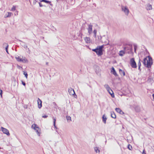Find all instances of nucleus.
Returning <instances> with one entry per match:
<instances>
[{
    "label": "nucleus",
    "instance_id": "37998d69",
    "mask_svg": "<svg viewBox=\"0 0 154 154\" xmlns=\"http://www.w3.org/2000/svg\"><path fill=\"white\" fill-rule=\"evenodd\" d=\"M143 154H146V151L144 149L143 150Z\"/></svg>",
    "mask_w": 154,
    "mask_h": 154
},
{
    "label": "nucleus",
    "instance_id": "c9c22d12",
    "mask_svg": "<svg viewBox=\"0 0 154 154\" xmlns=\"http://www.w3.org/2000/svg\"><path fill=\"white\" fill-rule=\"evenodd\" d=\"M141 60L140 59V58H139V62H138V66H141Z\"/></svg>",
    "mask_w": 154,
    "mask_h": 154
},
{
    "label": "nucleus",
    "instance_id": "3c124183",
    "mask_svg": "<svg viewBox=\"0 0 154 154\" xmlns=\"http://www.w3.org/2000/svg\"><path fill=\"white\" fill-rule=\"evenodd\" d=\"M59 0H57V1L58 2Z\"/></svg>",
    "mask_w": 154,
    "mask_h": 154
},
{
    "label": "nucleus",
    "instance_id": "39448f33",
    "mask_svg": "<svg viewBox=\"0 0 154 154\" xmlns=\"http://www.w3.org/2000/svg\"><path fill=\"white\" fill-rule=\"evenodd\" d=\"M15 58L17 61L19 62H22L23 63H27L28 61L26 59L25 57L24 59H22L19 56H17L15 57Z\"/></svg>",
    "mask_w": 154,
    "mask_h": 154
},
{
    "label": "nucleus",
    "instance_id": "f8f14e48",
    "mask_svg": "<svg viewBox=\"0 0 154 154\" xmlns=\"http://www.w3.org/2000/svg\"><path fill=\"white\" fill-rule=\"evenodd\" d=\"M92 25L91 24L88 25V32L90 34H91L92 31Z\"/></svg>",
    "mask_w": 154,
    "mask_h": 154
},
{
    "label": "nucleus",
    "instance_id": "5701e85b",
    "mask_svg": "<svg viewBox=\"0 0 154 154\" xmlns=\"http://www.w3.org/2000/svg\"><path fill=\"white\" fill-rule=\"evenodd\" d=\"M53 125L54 126V128L55 129H58V128H57V127H56V119L54 118H53Z\"/></svg>",
    "mask_w": 154,
    "mask_h": 154
},
{
    "label": "nucleus",
    "instance_id": "72a5a7b5",
    "mask_svg": "<svg viewBox=\"0 0 154 154\" xmlns=\"http://www.w3.org/2000/svg\"><path fill=\"white\" fill-rule=\"evenodd\" d=\"M94 150L96 153L97 152V151H98V152H100V150L99 149V148L97 147H96L94 148Z\"/></svg>",
    "mask_w": 154,
    "mask_h": 154
},
{
    "label": "nucleus",
    "instance_id": "f3484780",
    "mask_svg": "<svg viewBox=\"0 0 154 154\" xmlns=\"http://www.w3.org/2000/svg\"><path fill=\"white\" fill-rule=\"evenodd\" d=\"M107 119V118L106 116H105V115L104 114L102 117V119L103 122L104 124L106 123Z\"/></svg>",
    "mask_w": 154,
    "mask_h": 154
},
{
    "label": "nucleus",
    "instance_id": "a878e982",
    "mask_svg": "<svg viewBox=\"0 0 154 154\" xmlns=\"http://www.w3.org/2000/svg\"><path fill=\"white\" fill-rule=\"evenodd\" d=\"M12 14L11 13V12H8V15H7L6 14L5 15V18H7V17H11V15Z\"/></svg>",
    "mask_w": 154,
    "mask_h": 154
},
{
    "label": "nucleus",
    "instance_id": "dca6fc26",
    "mask_svg": "<svg viewBox=\"0 0 154 154\" xmlns=\"http://www.w3.org/2000/svg\"><path fill=\"white\" fill-rule=\"evenodd\" d=\"M107 91L111 95L112 97L114 98L115 97L114 93L111 89H110L109 91Z\"/></svg>",
    "mask_w": 154,
    "mask_h": 154
},
{
    "label": "nucleus",
    "instance_id": "f704fd0d",
    "mask_svg": "<svg viewBox=\"0 0 154 154\" xmlns=\"http://www.w3.org/2000/svg\"><path fill=\"white\" fill-rule=\"evenodd\" d=\"M128 148L130 150H131L132 148V147L130 144H128L127 146Z\"/></svg>",
    "mask_w": 154,
    "mask_h": 154
},
{
    "label": "nucleus",
    "instance_id": "f03ea898",
    "mask_svg": "<svg viewBox=\"0 0 154 154\" xmlns=\"http://www.w3.org/2000/svg\"><path fill=\"white\" fill-rule=\"evenodd\" d=\"M124 49L125 51H128L127 52L128 54H130L131 52L133 53V46L132 45H126L124 47Z\"/></svg>",
    "mask_w": 154,
    "mask_h": 154
},
{
    "label": "nucleus",
    "instance_id": "b1692460",
    "mask_svg": "<svg viewBox=\"0 0 154 154\" xmlns=\"http://www.w3.org/2000/svg\"><path fill=\"white\" fill-rule=\"evenodd\" d=\"M104 87L107 90L109 91L110 90L111 88L109 87V86L107 84H105L104 85Z\"/></svg>",
    "mask_w": 154,
    "mask_h": 154
},
{
    "label": "nucleus",
    "instance_id": "8fccbe9b",
    "mask_svg": "<svg viewBox=\"0 0 154 154\" xmlns=\"http://www.w3.org/2000/svg\"><path fill=\"white\" fill-rule=\"evenodd\" d=\"M146 51H147V50L146 49Z\"/></svg>",
    "mask_w": 154,
    "mask_h": 154
},
{
    "label": "nucleus",
    "instance_id": "423d86ee",
    "mask_svg": "<svg viewBox=\"0 0 154 154\" xmlns=\"http://www.w3.org/2000/svg\"><path fill=\"white\" fill-rule=\"evenodd\" d=\"M130 64L132 68H136L137 67L136 63L135 61L134 58H132L130 59Z\"/></svg>",
    "mask_w": 154,
    "mask_h": 154
},
{
    "label": "nucleus",
    "instance_id": "58836bf2",
    "mask_svg": "<svg viewBox=\"0 0 154 154\" xmlns=\"http://www.w3.org/2000/svg\"><path fill=\"white\" fill-rule=\"evenodd\" d=\"M93 33L94 34V35H96L97 34V30L96 29H94V30L93 31Z\"/></svg>",
    "mask_w": 154,
    "mask_h": 154
},
{
    "label": "nucleus",
    "instance_id": "09e8293b",
    "mask_svg": "<svg viewBox=\"0 0 154 154\" xmlns=\"http://www.w3.org/2000/svg\"><path fill=\"white\" fill-rule=\"evenodd\" d=\"M148 70L149 71H150V69L149 68L148 69Z\"/></svg>",
    "mask_w": 154,
    "mask_h": 154
},
{
    "label": "nucleus",
    "instance_id": "393cba45",
    "mask_svg": "<svg viewBox=\"0 0 154 154\" xmlns=\"http://www.w3.org/2000/svg\"><path fill=\"white\" fill-rule=\"evenodd\" d=\"M85 23H83L81 27V30L84 31L85 30Z\"/></svg>",
    "mask_w": 154,
    "mask_h": 154
},
{
    "label": "nucleus",
    "instance_id": "412c9836",
    "mask_svg": "<svg viewBox=\"0 0 154 154\" xmlns=\"http://www.w3.org/2000/svg\"><path fill=\"white\" fill-rule=\"evenodd\" d=\"M119 72L121 75H123V76L125 75V72L121 69H119Z\"/></svg>",
    "mask_w": 154,
    "mask_h": 154
},
{
    "label": "nucleus",
    "instance_id": "a18cd8bd",
    "mask_svg": "<svg viewBox=\"0 0 154 154\" xmlns=\"http://www.w3.org/2000/svg\"><path fill=\"white\" fill-rule=\"evenodd\" d=\"M94 37L95 38H96V35H94Z\"/></svg>",
    "mask_w": 154,
    "mask_h": 154
},
{
    "label": "nucleus",
    "instance_id": "603ef678",
    "mask_svg": "<svg viewBox=\"0 0 154 154\" xmlns=\"http://www.w3.org/2000/svg\"><path fill=\"white\" fill-rule=\"evenodd\" d=\"M100 38H102V37L101 36H100Z\"/></svg>",
    "mask_w": 154,
    "mask_h": 154
},
{
    "label": "nucleus",
    "instance_id": "7c9ffc66",
    "mask_svg": "<svg viewBox=\"0 0 154 154\" xmlns=\"http://www.w3.org/2000/svg\"><path fill=\"white\" fill-rule=\"evenodd\" d=\"M66 118L67 120L68 121H71V117L70 116H66Z\"/></svg>",
    "mask_w": 154,
    "mask_h": 154
},
{
    "label": "nucleus",
    "instance_id": "4be33fe9",
    "mask_svg": "<svg viewBox=\"0 0 154 154\" xmlns=\"http://www.w3.org/2000/svg\"><path fill=\"white\" fill-rule=\"evenodd\" d=\"M125 54V50H121L120 51L119 53V56H123L124 55V54Z\"/></svg>",
    "mask_w": 154,
    "mask_h": 154
},
{
    "label": "nucleus",
    "instance_id": "4468645a",
    "mask_svg": "<svg viewBox=\"0 0 154 154\" xmlns=\"http://www.w3.org/2000/svg\"><path fill=\"white\" fill-rule=\"evenodd\" d=\"M40 2H44L50 5L51 7H52L53 6V4H52L51 3V2L49 1L48 0H41L40 1Z\"/></svg>",
    "mask_w": 154,
    "mask_h": 154
},
{
    "label": "nucleus",
    "instance_id": "4c0bfd02",
    "mask_svg": "<svg viewBox=\"0 0 154 154\" xmlns=\"http://www.w3.org/2000/svg\"><path fill=\"white\" fill-rule=\"evenodd\" d=\"M21 82L22 84V85H24V86H25L26 85V84L25 82L24 81H23L22 80H21Z\"/></svg>",
    "mask_w": 154,
    "mask_h": 154
},
{
    "label": "nucleus",
    "instance_id": "9b49d317",
    "mask_svg": "<svg viewBox=\"0 0 154 154\" xmlns=\"http://www.w3.org/2000/svg\"><path fill=\"white\" fill-rule=\"evenodd\" d=\"M38 107L39 109L41 108L42 106V100L38 98L37 100Z\"/></svg>",
    "mask_w": 154,
    "mask_h": 154
},
{
    "label": "nucleus",
    "instance_id": "de8ad7c7",
    "mask_svg": "<svg viewBox=\"0 0 154 154\" xmlns=\"http://www.w3.org/2000/svg\"><path fill=\"white\" fill-rule=\"evenodd\" d=\"M48 62H46V65H48Z\"/></svg>",
    "mask_w": 154,
    "mask_h": 154
},
{
    "label": "nucleus",
    "instance_id": "c85d7f7f",
    "mask_svg": "<svg viewBox=\"0 0 154 154\" xmlns=\"http://www.w3.org/2000/svg\"><path fill=\"white\" fill-rule=\"evenodd\" d=\"M134 51L135 53H136V50L137 48V45L136 44H134Z\"/></svg>",
    "mask_w": 154,
    "mask_h": 154
},
{
    "label": "nucleus",
    "instance_id": "c03bdc74",
    "mask_svg": "<svg viewBox=\"0 0 154 154\" xmlns=\"http://www.w3.org/2000/svg\"><path fill=\"white\" fill-rule=\"evenodd\" d=\"M140 66H138V69H139L140 71H141V69H140Z\"/></svg>",
    "mask_w": 154,
    "mask_h": 154
},
{
    "label": "nucleus",
    "instance_id": "864d4df0",
    "mask_svg": "<svg viewBox=\"0 0 154 154\" xmlns=\"http://www.w3.org/2000/svg\"><path fill=\"white\" fill-rule=\"evenodd\" d=\"M53 103H54L55 104V102H54Z\"/></svg>",
    "mask_w": 154,
    "mask_h": 154
},
{
    "label": "nucleus",
    "instance_id": "79ce46f5",
    "mask_svg": "<svg viewBox=\"0 0 154 154\" xmlns=\"http://www.w3.org/2000/svg\"><path fill=\"white\" fill-rule=\"evenodd\" d=\"M48 117V116L47 115H44L42 116V117L44 118H46Z\"/></svg>",
    "mask_w": 154,
    "mask_h": 154
},
{
    "label": "nucleus",
    "instance_id": "6e6552de",
    "mask_svg": "<svg viewBox=\"0 0 154 154\" xmlns=\"http://www.w3.org/2000/svg\"><path fill=\"white\" fill-rule=\"evenodd\" d=\"M122 11H123L125 13V14L128 15L129 12V10L127 7L125 6V7H122Z\"/></svg>",
    "mask_w": 154,
    "mask_h": 154
},
{
    "label": "nucleus",
    "instance_id": "ea45409f",
    "mask_svg": "<svg viewBox=\"0 0 154 154\" xmlns=\"http://www.w3.org/2000/svg\"><path fill=\"white\" fill-rule=\"evenodd\" d=\"M38 4H39V6H40V7H42L44 6H45V5H43L42 4V3H41V2H38Z\"/></svg>",
    "mask_w": 154,
    "mask_h": 154
},
{
    "label": "nucleus",
    "instance_id": "20e7f679",
    "mask_svg": "<svg viewBox=\"0 0 154 154\" xmlns=\"http://www.w3.org/2000/svg\"><path fill=\"white\" fill-rule=\"evenodd\" d=\"M68 92L69 94L73 96L75 98H77V96L75 94L74 90L72 88H70L68 89Z\"/></svg>",
    "mask_w": 154,
    "mask_h": 154
},
{
    "label": "nucleus",
    "instance_id": "a211bd4d",
    "mask_svg": "<svg viewBox=\"0 0 154 154\" xmlns=\"http://www.w3.org/2000/svg\"><path fill=\"white\" fill-rule=\"evenodd\" d=\"M146 8L147 10H150L152 9V5L149 4H148L147 5L146 7Z\"/></svg>",
    "mask_w": 154,
    "mask_h": 154
},
{
    "label": "nucleus",
    "instance_id": "7ed1b4c3",
    "mask_svg": "<svg viewBox=\"0 0 154 154\" xmlns=\"http://www.w3.org/2000/svg\"><path fill=\"white\" fill-rule=\"evenodd\" d=\"M32 127L35 131L37 132V135L38 136H40L41 129L38 126V125L35 124H34L32 125Z\"/></svg>",
    "mask_w": 154,
    "mask_h": 154
},
{
    "label": "nucleus",
    "instance_id": "9d476101",
    "mask_svg": "<svg viewBox=\"0 0 154 154\" xmlns=\"http://www.w3.org/2000/svg\"><path fill=\"white\" fill-rule=\"evenodd\" d=\"M111 72L112 74H113L116 77H117L119 76V75L117 73L114 68L113 67L111 68Z\"/></svg>",
    "mask_w": 154,
    "mask_h": 154
},
{
    "label": "nucleus",
    "instance_id": "2f4dec72",
    "mask_svg": "<svg viewBox=\"0 0 154 154\" xmlns=\"http://www.w3.org/2000/svg\"><path fill=\"white\" fill-rule=\"evenodd\" d=\"M3 46L4 48L5 47V48L7 46H8V43H4L3 44Z\"/></svg>",
    "mask_w": 154,
    "mask_h": 154
},
{
    "label": "nucleus",
    "instance_id": "473e14b6",
    "mask_svg": "<svg viewBox=\"0 0 154 154\" xmlns=\"http://www.w3.org/2000/svg\"><path fill=\"white\" fill-rule=\"evenodd\" d=\"M23 75H25V77H26V78L27 79V77H28V75L27 73V72H26V71H23Z\"/></svg>",
    "mask_w": 154,
    "mask_h": 154
},
{
    "label": "nucleus",
    "instance_id": "ddd939ff",
    "mask_svg": "<svg viewBox=\"0 0 154 154\" xmlns=\"http://www.w3.org/2000/svg\"><path fill=\"white\" fill-rule=\"evenodd\" d=\"M116 111L118 113H119L121 115H123L124 114V113L119 108H116L115 109Z\"/></svg>",
    "mask_w": 154,
    "mask_h": 154
},
{
    "label": "nucleus",
    "instance_id": "bb28decb",
    "mask_svg": "<svg viewBox=\"0 0 154 154\" xmlns=\"http://www.w3.org/2000/svg\"><path fill=\"white\" fill-rule=\"evenodd\" d=\"M147 57H145L143 61V63L144 66H145L146 64V61H147V60H147Z\"/></svg>",
    "mask_w": 154,
    "mask_h": 154
},
{
    "label": "nucleus",
    "instance_id": "aec40b11",
    "mask_svg": "<svg viewBox=\"0 0 154 154\" xmlns=\"http://www.w3.org/2000/svg\"><path fill=\"white\" fill-rule=\"evenodd\" d=\"M153 81V78L151 76H149L148 78L147 81L149 83H151Z\"/></svg>",
    "mask_w": 154,
    "mask_h": 154
},
{
    "label": "nucleus",
    "instance_id": "cd10ccee",
    "mask_svg": "<svg viewBox=\"0 0 154 154\" xmlns=\"http://www.w3.org/2000/svg\"><path fill=\"white\" fill-rule=\"evenodd\" d=\"M89 37H86L85 38V40L86 43H88L89 42Z\"/></svg>",
    "mask_w": 154,
    "mask_h": 154
},
{
    "label": "nucleus",
    "instance_id": "f257e3e1",
    "mask_svg": "<svg viewBox=\"0 0 154 154\" xmlns=\"http://www.w3.org/2000/svg\"><path fill=\"white\" fill-rule=\"evenodd\" d=\"M105 42V45H103L101 46H98L95 48L92 49V51L95 52L98 56H101L103 54V48L105 45H107L109 44V41H108V42Z\"/></svg>",
    "mask_w": 154,
    "mask_h": 154
},
{
    "label": "nucleus",
    "instance_id": "c756f323",
    "mask_svg": "<svg viewBox=\"0 0 154 154\" xmlns=\"http://www.w3.org/2000/svg\"><path fill=\"white\" fill-rule=\"evenodd\" d=\"M147 57L148 58V61L152 62V57H150L149 56H147Z\"/></svg>",
    "mask_w": 154,
    "mask_h": 154
},
{
    "label": "nucleus",
    "instance_id": "6ab92c4d",
    "mask_svg": "<svg viewBox=\"0 0 154 154\" xmlns=\"http://www.w3.org/2000/svg\"><path fill=\"white\" fill-rule=\"evenodd\" d=\"M111 117L113 119H116V116L114 112L112 111L111 112Z\"/></svg>",
    "mask_w": 154,
    "mask_h": 154
},
{
    "label": "nucleus",
    "instance_id": "49530a36",
    "mask_svg": "<svg viewBox=\"0 0 154 154\" xmlns=\"http://www.w3.org/2000/svg\"><path fill=\"white\" fill-rule=\"evenodd\" d=\"M152 96L153 97V99H154V93L152 94Z\"/></svg>",
    "mask_w": 154,
    "mask_h": 154
},
{
    "label": "nucleus",
    "instance_id": "1a4fd4ad",
    "mask_svg": "<svg viewBox=\"0 0 154 154\" xmlns=\"http://www.w3.org/2000/svg\"><path fill=\"white\" fill-rule=\"evenodd\" d=\"M152 64L153 62L148 61L147 60V63H146L145 66H144L147 68H149L151 67Z\"/></svg>",
    "mask_w": 154,
    "mask_h": 154
},
{
    "label": "nucleus",
    "instance_id": "2eb2a0df",
    "mask_svg": "<svg viewBox=\"0 0 154 154\" xmlns=\"http://www.w3.org/2000/svg\"><path fill=\"white\" fill-rule=\"evenodd\" d=\"M19 41L21 42V43H20V44L22 46L25 48H27V45L25 43L20 40H19Z\"/></svg>",
    "mask_w": 154,
    "mask_h": 154
},
{
    "label": "nucleus",
    "instance_id": "e433bc0d",
    "mask_svg": "<svg viewBox=\"0 0 154 154\" xmlns=\"http://www.w3.org/2000/svg\"><path fill=\"white\" fill-rule=\"evenodd\" d=\"M16 6H13L11 8V11H14L16 10Z\"/></svg>",
    "mask_w": 154,
    "mask_h": 154
},
{
    "label": "nucleus",
    "instance_id": "a19ab883",
    "mask_svg": "<svg viewBox=\"0 0 154 154\" xmlns=\"http://www.w3.org/2000/svg\"><path fill=\"white\" fill-rule=\"evenodd\" d=\"M8 46H7L5 48V49L6 50V52L8 54H9L8 51Z\"/></svg>",
    "mask_w": 154,
    "mask_h": 154
},
{
    "label": "nucleus",
    "instance_id": "0eeeda50",
    "mask_svg": "<svg viewBox=\"0 0 154 154\" xmlns=\"http://www.w3.org/2000/svg\"><path fill=\"white\" fill-rule=\"evenodd\" d=\"M1 129L2 131L3 132L4 134H6L7 136H9L10 134L9 132V131L7 129L2 127Z\"/></svg>",
    "mask_w": 154,
    "mask_h": 154
}]
</instances>
